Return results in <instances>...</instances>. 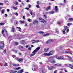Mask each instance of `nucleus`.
I'll list each match as a JSON object with an SVG mask.
<instances>
[{
    "mask_svg": "<svg viewBox=\"0 0 73 73\" xmlns=\"http://www.w3.org/2000/svg\"><path fill=\"white\" fill-rule=\"evenodd\" d=\"M53 53H54V51H53L51 50L48 53H45L44 54V56H49L52 55Z\"/></svg>",
    "mask_w": 73,
    "mask_h": 73,
    "instance_id": "nucleus-1",
    "label": "nucleus"
},
{
    "mask_svg": "<svg viewBox=\"0 0 73 73\" xmlns=\"http://www.w3.org/2000/svg\"><path fill=\"white\" fill-rule=\"evenodd\" d=\"M4 45H5V44H4V42L2 41L0 42V49H3L4 47Z\"/></svg>",
    "mask_w": 73,
    "mask_h": 73,
    "instance_id": "nucleus-2",
    "label": "nucleus"
},
{
    "mask_svg": "<svg viewBox=\"0 0 73 73\" xmlns=\"http://www.w3.org/2000/svg\"><path fill=\"white\" fill-rule=\"evenodd\" d=\"M40 49V48L39 47H37L32 52V53H36V52H37Z\"/></svg>",
    "mask_w": 73,
    "mask_h": 73,
    "instance_id": "nucleus-3",
    "label": "nucleus"
},
{
    "mask_svg": "<svg viewBox=\"0 0 73 73\" xmlns=\"http://www.w3.org/2000/svg\"><path fill=\"white\" fill-rule=\"evenodd\" d=\"M64 29H63V30H64V31L63 32V33L64 34V35H65V34L66 33V32H65V31H66V29H68V27L67 26H64Z\"/></svg>",
    "mask_w": 73,
    "mask_h": 73,
    "instance_id": "nucleus-4",
    "label": "nucleus"
},
{
    "mask_svg": "<svg viewBox=\"0 0 73 73\" xmlns=\"http://www.w3.org/2000/svg\"><path fill=\"white\" fill-rule=\"evenodd\" d=\"M16 60H17V61H18L20 62H21V61H22V60H23L22 58L19 57H17Z\"/></svg>",
    "mask_w": 73,
    "mask_h": 73,
    "instance_id": "nucleus-5",
    "label": "nucleus"
},
{
    "mask_svg": "<svg viewBox=\"0 0 73 73\" xmlns=\"http://www.w3.org/2000/svg\"><path fill=\"white\" fill-rule=\"evenodd\" d=\"M39 20L40 22L43 23H44V24H45V23H46V21L43 19H40Z\"/></svg>",
    "mask_w": 73,
    "mask_h": 73,
    "instance_id": "nucleus-6",
    "label": "nucleus"
},
{
    "mask_svg": "<svg viewBox=\"0 0 73 73\" xmlns=\"http://www.w3.org/2000/svg\"><path fill=\"white\" fill-rule=\"evenodd\" d=\"M67 57L68 58V59H69L70 61H71V62H73V60L72 59V58L71 57H70V56H67Z\"/></svg>",
    "mask_w": 73,
    "mask_h": 73,
    "instance_id": "nucleus-7",
    "label": "nucleus"
},
{
    "mask_svg": "<svg viewBox=\"0 0 73 73\" xmlns=\"http://www.w3.org/2000/svg\"><path fill=\"white\" fill-rule=\"evenodd\" d=\"M20 42L22 44H23V45H25V44H26L25 41L24 40H21Z\"/></svg>",
    "mask_w": 73,
    "mask_h": 73,
    "instance_id": "nucleus-8",
    "label": "nucleus"
},
{
    "mask_svg": "<svg viewBox=\"0 0 73 73\" xmlns=\"http://www.w3.org/2000/svg\"><path fill=\"white\" fill-rule=\"evenodd\" d=\"M68 66L69 68H70L72 69H73V64L72 65L71 64H69Z\"/></svg>",
    "mask_w": 73,
    "mask_h": 73,
    "instance_id": "nucleus-9",
    "label": "nucleus"
},
{
    "mask_svg": "<svg viewBox=\"0 0 73 73\" xmlns=\"http://www.w3.org/2000/svg\"><path fill=\"white\" fill-rule=\"evenodd\" d=\"M54 65L56 66H62V64H55Z\"/></svg>",
    "mask_w": 73,
    "mask_h": 73,
    "instance_id": "nucleus-10",
    "label": "nucleus"
},
{
    "mask_svg": "<svg viewBox=\"0 0 73 73\" xmlns=\"http://www.w3.org/2000/svg\"><path fill=\"white\" fill-rule=\"evenodd\" d=\"M17 70H11L10 71V73H16V72H17Z\"/></svg>",
    "mask_w": 73,
    "mask_h": 73,
    "instance_id": "nucleus-11",
    "label": "nucleus"
},
{
    "mask_svg": "<svg viewBox=\"0 0 73 73\" xmlns=\"http://www.w3.org/2000/svg\"><path fill=\"white\" fill-rule=\"evenodd\" d=\"M15 26L14 25H13V26L12 27V30L13 32V33H14L15 32Z\"/></svg>",
    "mask_w": 73,
    "mask_h": 73,
    "instance_id": "nucleus-12",
    "label": "nucleus"
},
{
    "mask_svg": "<svg viewBox=\"0 0 73 73\" xmlns=\"http://www.w3.org/2000/svg\"><path fill=\"white\" fill-rule=\"evenodd\" d=\"M33 23L34 25H36L37 24V23H38V21L37 20H36L33 22Z\"/></svg>",
    "mask_w": 73,
    "mask_h": 73,
    "instance_id": "nucleus-13",
    "label": "nucleus"
},
{
    "mask_svg": "<svg viewBox=\"0 0 73 73\" xmlns=\"http://www.w3.org/2000/svg\"><path fill=\"white\" fill-rule=\"evenodd\" d=\"M23 69L19 70L17 73H23Z\"/></svg>",
    "mask_w": 73,
    "mask_h": 73,
    "instance_id": "nucleus-14",
    "label": "nucleus"
},
{
    "mask_svg": "<svg viewBox=\"0 0 73 73\" xmlns=\"http://www.w3.org/2000/svg\"><path fill=\"white\" fill-rule=\"evenodd\" d=\"M51 63H52V64H55L56 63V61L55 60H52L51 62Z\"/></svg>",
    "mask_w": 73,
    "mask_h": 73,
    "instance_id": "nucleus-15",
    "label": "nucleus"
},
{
    "mask_svg": "<svg viewBox=\"0 0 73 73\" xmlns=\"http://www.w3.org/2000/svg\"><path fill=\"white\" fill-rule=\"evenodd\" d=\"M14 25L15 26H17V21L15 20L14 22Z\"/></svg>",
    "mask_w": 73,
    "mask_h": 73,
    "instance_id": "nucleus-16",
    "label": "nucleus"
},
{
    "mask_svg": "<svg viewBox=\"0 0 73 73\" xmlns=\"http://www.w3.org/2000/svg\"><path fill=\"white\" fill-rule=\"evenodd\" d=\"M50 8H51V6H49L46 7V10L47 11H48V10H49V9H50Z\"/></svg>",
    "mask_w": 73,
    "mask_h": 73,
    "instance_id": "nucleus-17",
    "label": "nucleus"
},
{
    "mask_svg": "<svg viewBox=\"0 0 73 73\" xmlns=\"http://www.w3.org/2000/svg\"><path fill=\"white\" fill-rule=\"evenodd\" d=\"M13 65L14 66H19V65H20L19 64H13Z\"/></svg>",
    "mask_w": 73,
    "mask_h": 73,
    "instance_id": "nucleus-18",
    "label": "nucleus"
},
{
    "mask_svg": "<svg viewBox=\"0 0 73 73\" xmlns=\"http://www.w3.org/2000/svg\"><path fill=\"white\" fill-rule=\"evenodd\" d=\"M52 40L50 39L48 40L46 42V43L48 44V43H50L52 42Z\"/></svg>",
    "mask_w": 73,
    "mask_h": 73,
    "instance_id": "nucleus-19",
    "label": "nucleus"
},
{
    "mask_svg": "<svg viewBox=\"0 0 73 73\" xmlns=\"http://www.w3.org/2000/svg\"><path fill=\"white\" fill-rule=\"evenodd\" d=\"M54 13V11H52L50 12V14H53Z\"/></svg>",
    "mask_w": 73,
    "mask_h": 73,
    "instance_id": "nucleus-20",
    "label": "nucleus"
},
{
    "mask_svg": "<svg viewBox=\"0 0 73 73\" xmlns=\"http://www.w3.org/2000/svg\"><path fill=\"white\" fill-rule=\"evenodd\" d=\"M55 10L56 11H58V9L57 8V6H55Z\"/></svg>",
    "mask_w": 73,
    "mask_h": 73,
    "instance_id": "nucleus-21",
    "label": "nucleus"
},
{
    "mask_svg": "<svg viewBox=\"0 0 73 73\" xmlns=\"http://www.w3.org/2000/svg\"><path fill=\"white\" fill-rule=\"evenodd\" d=\"M20 67H18L17 68H14V70H19V69H20Z\"/></svg>",
    "mask_w": 73,
    "mask_h": 73,
    "instance_id": "nucleus-22",
    "label": "nucleus"
},
{
    "mask_svg": "<svg viewBox=\"0 0 73 73\" xmlns=\"http://www.w3.org/2000/svg\"><path fill=\"white\" fill-rule=\"evenodd\" d=\"M33 41L34 42H39V40H35L33 39Z\"/></svg>",
    "mask_w": 73,
    "mask_h": 73,
    "instance_id": "nucleus-23",
    "label": "nucleus"
},
{
    "mask_svg": "<svg viewBox=\"0 0 73 73\" xmlns=\"http://www.w3.org/2000/svg\"><path fill=\"white\" fill-rule=\"evenodd\" d=\"M35 54H36V53H34L33 54H30V57H32V56H35Z\"/></svg>",
    "mask_w": 73,
    "mask_h": 73,
    "instance_id": "nucleus-24",
    "label": "nucleus"
},
{
    "mask_svg": "<svg viewBox=\"0 0 73 73\" xmlns=\"http://www.w3.org/2000/svg\"><path fill=\"white\" fill-rule=\"evenodd\" d=\"M38 33H39V34H44V33L43 31H39L38 32Z\"/></svg>",
    "mask_w": 73,
    "mask_h": 73,
    "instance_id": "nucleus-25",
    "label": "nucleus"
},
{
    "mask_svg": "<svg viewBox=\"0 0 73 73\" xmlns=\"http://www.w3.org/2000/svg\"><path fill=\"white\" fill-rule=\"evenodd\" d=\"M53 69V68L52 67V66H51L50 67L48 68V70H52Z\"/></svg>",
    "mask_w": 73,
    "mask_h": 73,
    "instance_id": "nucleus-26",
    "label": "nucleus"
},
{
    "mask_svg": "<svg viewBox=\"0 0 73 73\" xmlns=\"http://www.w3.org/2000/svg\"><path fill=\"white\" fill-rule=\"evenodd\" d=\"M49 49V48H48L47 49H46L44 48V52H48Z\"/></svg>",
    "mask_w": 73,
    "mask_h": 73,
    "instance_id": "nucleus-27",
    "label": "nucleus"
},
{
    "mask_svg": "<svg viewBox=\"0 0 73 73\" xmlns=\"http://www.w3.org/2000/svg\"><path fill=\"white\" fill-rule=\"evenodd\" d=\"M63 59V56H61L59 57V60H62Z\"/></svg>",
    "mask_w": 73,
    "mask_h": 73,
    "instance_id": "nucleus-28",
    "label": "nucleus"
},
{
    "mask_svg": "<svg viewBox=\"0 0 73 73\" xmlns=\"http://www.w3.org/2000/svg\"><path fill=\"white\" fill-rule=\"evenodd\" d=\"M17 28L19 29V32L21 31V28L19 27H17Z\"/></svg>",
    "mask_w": 73,
    "mask_h": 73,
    "instance_id": "nucleus-29",
    "label": "nucleus"
},
{
    "mask_svg": "<svg viewBox=\"0 0 73 73\" xmlns=\"http://www.w3.org/2000/svg\"><path fill=\"white\" fill-rule=\"evenodd\" d=\"M50 35V34L49 33H46L43 35V36H48V35Z\"/></svg>",
    "mask_w": 73,
    "mask_h": 73,
    "instance_id": "nucleus-30",
    "label": "nucleus"
},
{
    "mask_svg": "<svg viewBox=\"0 0 73 73\" xmlns=\"http://www.w3.org/2000/svg\"><path fill=\"white\" fill-rule=\"evenodd\" d=\"M19 22L20 23H25V21H23L21 20Z\"/></svg>",
    "mask_w": 73,
    "mask_h": 73,
    "instance_id": "nucleus-31",
    "label": "nucleus"
},
{
    "mask_svg": "<svg viewBox=\"0 0 73 73\" xmlns=\"http://www.w3.org/2000/svg\"><path fill=\"white\" fill-rule=\"evenodd\" d=\"M15 44L16 45H19V43L17 42H15Z\"/></svg>",
    "mask_w": 73,
    "mask_h": 73,
    "instance_id": "nucleus-32",
    "label": "nucleus"
},
{
    "mask_svg": "<svg viewBox=\"0 0 73 73\" xmlns=\"http://www.w3.org/2000/svg\"><path fill=\"white\" fill-rule=\"evenodd\" d=\"M13 8L14 9H15V10H16L17 9V7H13Z\"/></svg>",
    "mask_w": 73,
    "mask_h": 73,
    "instance_id": "nucleus-33",
    "label": "nucleus"
},
{
    "mask_svg": "<svg viewBox=\"0 0 73 73\" xmlns=\"http://www.w3.org/2000/svg\"><path fill=\"white\" fill-rule=\"evenodd\" d=\"M12 56L13 58H15L16 57L15 55H13Z\"/></svg>",
    "mask_w": 73,
    "mask_h": 73,
    "instance_id": "nucleus-34",
    "label": "nucleus"
},
{
    "mask_svg": "<svg viewBox=\"0 0 73 73\" xmlns=\"http://www.w3.org/2000/svg\"><path fill=\"white\" fill-rule=\"evenodd\" d=\"M1 13H3V14L4 13V10L3 9L2 10Z\"/></svg>",
    "mask_w": 73,
    "mask_h": 73,
    "instance_id": "nucleus-35",
    "label": "nucleus"
},
{
    "mask_svg": "<svg viewBox=\"0 0 73 73\" xmlns=\"http://www.w3.org/2000/svg\"><path fill=\"white\" fill-rule=\"evenodd\" d=\"M5 24L4 23H0V25H4Z\"/></svg>",
    "mask_w": 73,
    "mask_h": 73,
    "instance_id": "nucleus-36",
    "label": "nucleus"
},
{
    "mask_svg": "<svg viewBox=\"0 0 73 73\" xmlns=\"http://www.w3.org/2000/svg\"><path fill=\"white\" fill-rule=\"evenodd\" d=\"M69 20L70 21H73V18H70L69 19Z\"/></svg>",
    "mask_w": 73,
    "mask_h": 73,
    "instance_id": "nucleus-37",
    "label": "nucleus"
},
{
    "mask_svg": "<svg viewBox=\"0 0 73 73\" xmlns=\"http://www.w3.org/2000/svg\"><path fill=\"white\" fill-rule=\"evenodd\" d=\"M4 66H7V63H5V64L4 65Z\"/></svg>",
    "mask_w": 73,
    "mask_h": 73,
    "instance_id": "nucleus-38",
    "label": "nucleus"
},
{
    "mask_svg": "<svg viewBox=\"0 0 73 73\" xmlns=\"http://www.w3.org/2000/svg\"><path fill=\"white\" fill-rule=\"evenodd\" d=\"M5 33L6 35L7 36H8L9 35L8 33V31H7V32H6Z\"/></svg>",
    "mask_w": 73,
    "mask_h": 73,
    "instance_id": "nucleus-39",
    "label": "nucleus"
},
{
    "mask_svg": "<svg viewBox=\"0 0 73 73\" xmlns=\"http://www.w3.org/2000/svg\"><path fill=\"white\" fill-rule=\"evenodd\" d=\"M2 34H4V30H3L2 31Z\"/></svg>",
    "mask_w": 73,
    "mask_h": 73,
    "instance_id": "nucleus-40",
    "label": "nucleus"
},
{
    "mask_svg": "<svg viewBox=\"0 0 73 73\" xmlns=\"http://www.w3.org/2000/svg\"><path fill=\"white\" fill-rule=\"evenodd\" d=\"M36 8H40V6L38 5H36Z\"/></svg>",
    "mask_w": 73,
    "mask_h": 73,
    "instance_id": "nucleus-41",
    "label": "nucleus"
},
{
    "mask_svg": "<svg viewBox=\"0 0 73 73\" xmlns=\"http://www.w3.org/2000/svg\"><path fill=\"white\" fill-rule=\"evenodd\" d=\"M57 23L58 24H59V25L61 24V22L60 21H58L57 22Z\"/></svg>",
    "mask_w": 73,
    "mask_h": 73,
    "instance_id": "nucleus-42",
    "label": "nucleus"
},
{
    "mask_svg": "<svg viewBox=\"0 0 73 73\" xmlns=\"http://www.w3.org/2000/svg\"><path fill=\"white\" fill-rule=\"evenodd\" d=\"M56 58H57V60H59L60 59V58H59L58 56H56Z\"/></svg>",
    "mask_w": 73,
    "mask_h": 73,
    "instance_id": "nucleus-43",
    "label": "nucleus"
},
{
    "mask_svg": "<svg viewBox=\"0 0 73 73\" xmlns=\"http://www.w3.org/2000/svg\"><path fill=\"white\" fill-rule=\"evenodd\" d=\"M70 25H71V24H70V23H68L67 24L68 26H70Z\"/></svg>",
    "mask_w": 73,
    "mask_h": 73,
    "instance_id": "nucleus-44",
    "label": "nucleus"
},
{
    "mask_svg": "<svg viewBox=\"0 0 73 73\" xmlns=\"http://www.w3.org/2000/svg\"><path fill=\"white\" fill-rule=\"evenodd\" d=\"M30 13L31 15H33V13H32V11H30Z\"/></svg>",
    "mask_w": 73,
    "mask_h": 73,
    "instance_id": "nucleus-45",
    "label": "nucleus"
},
{
    "mask_svg": "<svg viewBox=\"0 0 73 73\" xmlns=\"http://www.w3.org/2000/svg\"><path fill=\"white\" fill-rule=\"evenodd\" d=\"M28 21L29 22H31V19H28Z\"/></svg>",
    "mask_w": 73,
    "mask_h": 73,
    "instance_id": "nucleus-46",
    "label": "nucleus"
},
{
    "mask_svg": "<svg viewBox=\"0 0 73 73\" xmlns=\"http://www.w3.org/2000/svg\"><path fill=\"white\" fill-rule=\"evenodd\" d=\"M18 4H19V3H18V2H16V3H15V5H18Z\"/></svg>",
    "mask_w": 73,
    "mask_h": 73,
    "instance_id": "nucleus-47",
    "label": "nucleus"
},
{
    "mask_svg": "<svg viewBox=\"0 0 73 73\" xmlns=\"http://www.w3.org/2000/svg\"><path fill=\"white\" fill-rule=\"evenodd\" d=\"M5 31V32H7V29H4Z\"/></svg>",
    "mask_w": 73,
    "mask_h": 73,
    "instance_id": "nucleus-48",
    "label": "nucleus"
},
{
    "mask_svg": "<svg viewBox=\"0 0 73 73\" xmlns=\"http://www.w3.org/2000/svg\"><path fill=\"white\" fill-rule=\"evenodd\" d=\"M44 17L46 19H47V17L46 16V15H44Z\"/></svg>",
    "mask_w": 73,
    "mask_h": 73,
    "instance_id": "nucleus-49",
    "label": "nucleus"
},
{
    "mask_svg": "<svg viewBox=\"0 0 73 73\" xmlns=\"http://www.w3.org/2000/svg\"><path fill=\"white\" fill-rule=\"evenodd\" d=\"M25 9H27V10H29V7H26Z\"/></svg>",
    "mask_w": 73,
    "mask_h": 73,
    "instance_id": "nucleus-50",
    "label": "nucleus"
},
{
    "mask_svg": "<svg viewBox=\"0 0 73 73\" xmlns=\"http://www.w3.org/2000/svg\"><path fill=\"white\" fill-rule=\"evenodd\" d=\"M28 46H29V45H27L25 46V47L26 48H28Z\"/></svg>",
    "mask_w": 73,
    "mask_h": 73,
    "instance_id": "nucleus-51",
    "label": "nucleus"
},
{
    "mask_svg": "<svg viewBox=\"0 0 73 73\" xmlns=\"http://www.w3.org/2000/svg\"><path fill=\"white\" fill-rule=\"evenodd\" d=\"M28 49L29 50H31V47H29V48Z\"/></svg>",
    "mask_w": 73,
    "mask_h": 73,
    "instance_id": "nucleus-52",
    "label": "nucleus"
},
{
    "mask_svg": "<svg viewBox=\"0 0 73 73\" xmlns=\"http://www.w3.org/2000/svg\"><path fill=\"white\" fill-rule=\"evenodd\" d=\"M7 15H7V14H5V17H7Z\"/></svg>",
    "mask_w": 73,
    "mask_h": 73,
    "instance_id": "nucleus-53",
    "label": "nucleus"
},
{
    "mask_svg": "<svg viewBox=\"0 0 73 73\" xmlns=\"http://www.w3.org/2000/svg\"><path fill=\"white\" fill-rule=\"evenodd\" d=\"M21 36V35H17V36L18 37H20Z\"/></svg>",
    "mask_w": 73,
    "mask_h": 73,
    "instance_id": "nucleus-54",
    "label": "nucleus"
},
{
    "mask_svg": "<svg viewBox=\"0 0 73 73\" xmlns=\"http://www.w3.org/2000/svg\"><path fill=\"white\" fill-rule=\"evenodd\" d=\"M37 4H40V3L39 2V1H38L37 2Z\"/></svg>",
    "mask_w": 73,
    "mask_h": 73,
    "instance_id": "nucleus-55",
    "label": "nucleus"
},
{
    "mask_svg": "<svg viewBox=\"0 0 73 73\" xmlns=\"http://www.w3.org/2000/svg\"><path fill=\"white\" fill-rule=\"evenodd\" d=\"M18 51L17 50H16L14 52H15V53H17Z\"/></svg>",
    "mask_w": 73,
    "mask_h": 73,
    "instance_id": "nucleus-56",
    "label": "nucleus"
},
{
    "mask_svg": "<svg viewBox=\"0 0 73 73\" xmlns=\"http://www.w3.org/2000/svg\"><path fill=\"white\" fill-rule=\"evenodd\" d=\"M3 5V3H0V5Z\"/></svg>",
    "mask_w": 73,
    "mask_h": 73,
    "instance_id": "nucleus-57",
    "label": "nucleus"
},
{
    "mask_svg": "<svg viewBox=\"0 0 73 73\" xmlns=\"http://www.w3.org/2000/svg\"><path fill=\"white\" fill-rule=\"evenodd\" d=\"M7 12H9V9H7Z\"/></svg>",
    "mask_w": 73,
    "mask_h": 73,
    "instance_id": "nucleus-58",
    "label": "nucleus"
},
{
    "mask_svg": "<svg viewBox=\"0 0 73 73\" xmlns=\"http://www.w3.org/2000/svg\"><path fill=\"white\" fill-rule=\"evenodd\" d=\"M15 15H16V16H18V13H16L15 14Z\"/></svg>",
    "mask_w": 73,
    "mask_h": 73,
    "instance_id": "nucleus-59",
    "label": "nucleus"
},
{
    "mask_svg": "<svg viewBox=\"0 0 73 73\" xmlns=\"http://www.w3.org/2000/svg\"><path fill=\"white\" fill-rule=\"evenodd\" d=\"M69 29H68L67 30V32H69Z\"/></svg>",
    "mask_w": 73,
    "mask_h": 73,
    "instance_id": "nucleus-60",
    "label": "nucleus"
},
{
    "mask_svg": "<svg viewBox=\"0 0 73 73\" xmlns=\"http://www.w3.org/2000/svg\"><path fill=\"white\" fill-rule=\"evenodd\" d=\"M68 53H70V54H72V53L71 52L68 51Z\"/></svg>",
    "mask_w": 73,
    "mask_h": 73,
    "instance_id": "nucleus-61",
    "label": "nucleus"
},
{
    "mask_svg": "<svg viewBox=\"0 0 73 73\" xmlns=\"http://www.w3.org/2000/svg\"><path fill=\"white\" fill-rule=\"evenodd\" d=\"M46 14H48V13H50V12H46Z\"/></svg>",
    "mask_w": 73,
    "mask_h": 73,
    "instance_id": "nucleus-62",
    "label": "nucleus"
},
{
    "mask_svg": "<svg viewBox=\"0 0 73 73\" xmlns=\"http://www.w3.org/2000/svg\"><path fill=\"white\" fill-rule=\"evenodd\" d=\"M21 48H22V49H23V48H24L23 47V46H21Z\"/></svg>",
    "mask_w": 73,
    "mask_h": 73,
    "instance_id": "nucleus-63",
    "label": "nucleus"
},
{
    "mask_svg": "<svg viewBox=\"0 0 73 73\" xmlns=\"http://www.w3.org/2000/svg\"><path fill=\"white\" fill-rule=\"evenodd\" d=\"M29 8H31V5H30L29 6Z\"/></svg>",
    "mask_w": 73,
    "mask_h": 73,
    "instance_id": "nucleus-64",
    "label": "nucleus"
}]
</instances>
